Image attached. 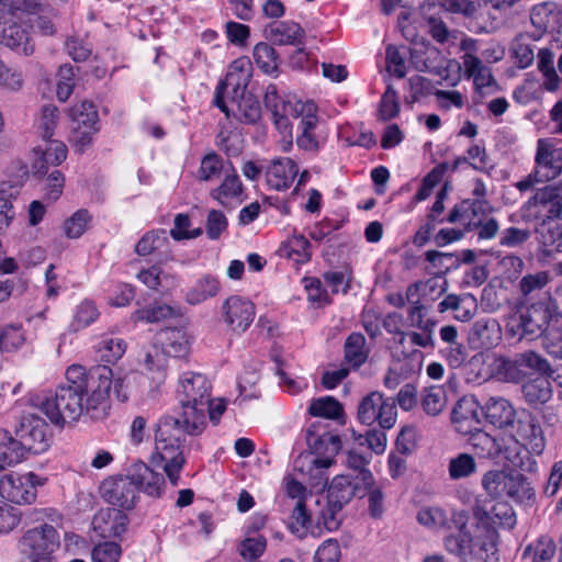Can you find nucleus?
<instances>
[{"mask_svg":"<svg viewBox=\"0 0 562 562\" xmlns=\"http://www.w3.org/2000/svg\"><path fill=\"white\" fill-rule=\"evenodd\" d=\"M111 386L110 367L87 370L71 364L66 370V382L56 389L54 396L42 402L41 409L57 426L77 422L82 415L98 419L105 415Z\"/></svg>","mask_w":562,"mask_h":562,"instance_id":"obj_1","label":"nucleus"},{"mask_svg":"<svg viewBox=\"0 0 562 562\" xmlns=\"http://www.w3.org/2000/svg\"><path fill=\"white\" fill-rule=\"evenodd\" d=\"M212 385L201 373L186 372L179 379L178 395L181 414L176 417L182 422L184 431L199 436L206 427V408L210 404Z\"/></svg>","mask_w":562,"mask_h":562,"instance_id":"obj_2","label":"nucleus"},{"mask_svg":"<svg viewBox=\"0 0 562 562\" xmlns=\"http://www.w3.org/2000/svg\"><path fill=\"white\" fill-rule=\"evenodd\" d=\"M184 434L188 432L184 431L182 422L172 416L160 418L155 429V452L151 456V463L165 471L173 486L178 485L186 463L181 450Z\"/></svg>","mask_w":562,"mask_h":562,"instance_id":"obj_3","label":"nucleus"},{"mask_svg":"<svg viewBox=\"0 0 562 562\" xmlns=\"http://www.w3.org/2000/svg\"><path fill=\"white\" fill-rule=\"evenodd\" d=\"M562 173V148L547 144L543 139L537 143L535 167L524 179L515 183L519 192H526L536 184L555 180Z\"/></svg>","mask_w":562,"mask_h":562,"instance_id":"obj_4","label":"nucleus"},{"mask_svg":"<svg viewBox=\"0 0 562 562\" xmlns=\"http://www.w3.org/2000/svg\"><path fill=\"white\" fill-rule=\"evenodd\" d=\"M562 187L547 184L539 188L521 206L522 218L538 225L558 220L562 216Z\"/></svg>","mask_w":562,"mask_h":562,"instance_id":"obj_5","label":"nucleus"},{"mask_svg":"<svg viewBox=\"0 0 562 562\" xmlns=\"http://www.w3.org/2000/svg\"><path fill=\"white\" fill-rule=\"evenodd\" d=\"M357 414L361 424L372 426L378 423L381 429H391L397 418L395 401L391 397H384L382 393L376 391L361 398Z\"/></svg>","mask_w":562,"mask_h":562,"instance_id":"obj_6","label":"nucleus"},{"mask_svg":"<svg viewBox=\"0 0 562 562\" xmlns=\"http://www.w3.org/2000/svg\"><path fill=\"white\" fill-rule=\"evenodd\" d=\"M251 79V63L247 58H238L234 60L225 79L222 80L215 90L214 104L227 117L231 116L229 109L224 101V94L229 93L232 100H236L239 94L246 93V89Z\"/></svg>","mask_w":562,"mask_h":562,"instance_id":"obj_7","label":"nucleus"},{"mask_svg":"<svg viewBox=\"0 0 562 562\" xmlns=\"http://www.w3.org/2000/svg\"><path fill=\"white\" fill-rule=\"evenodd\" d=\"M59 546V535L52 526L44 524L26 531L19 542L20 550L31 562L48 561Z\"/></svg>","mask_w":562,"mask_h":562,"instance_id":"obj_8","label":"nucleus"},{"mask_svg":"<svg viewBox=\"0 0 562 562\" xmlns=\"http://www.w3.org/2000/svg\"><path fill=\"white\" fill-rule=\"evenodd\" d=\"M46 482L47 477L33 472L9 473L0 480V494L15 504H31L36 499L37 486H43Z\"/></svg>","mask_w":562,"mask_h":562,"instance_id":"obj_9","label":"nucleus"},{"mask_svg":"<svg viewBox=\"0 0 562 562\" xmlns=\"http://www.w3.org/2000/svg\"><path fill=\"white\" fill-rule=\"evenodd\" d=\"M557 304L550 292H543L540 297L529 304L519 317V328L522 336H540L547 329L550 321L557 314Z\"/></svg>","mask_w":562,"mask_h":562,"instance_id":"obj_10","label":"nucleus"},{"mask_svg":"<svg viewBox=\"0 0 562 562\" xmlns=\"http://www.w3.org/2000/svg\"><path fill=\"white\" fill-rule=\"evenodd\" d=\"M69 116L72 121L71 142L83 151L99 132L98 111L92 102L82 101L70 109Z\"/></svg>","mask_w":562,"mask_h":562,"instance_id":"obj_11","label":"nucleus"},{"mask_svg":"<svg viewBox=\"0 0 562 562\" xmlns=\"http://www.w3.org/2000/svg\"><path fill=\"white\" fill-rule=\"evenodd\" d=\"M15 437L26 452L42 453L49 446V432L46 422L36 415L23 416L15 429Z\"/></svg>","mask_w":562,"mask_h":562,"instance_id":"obj_12","label":"nucleus"},{"mask_svg":"<svg viewBox=\"0 0 562 562\" xmlns=\"http://www.w3.org/2000/svg\"><path fill=\"white\" fill-rule=\"evenodd\" d=\"M224 323L237 334L245 333L256 316L255 304L239 295L228 296L222 304Z\"/></svg>","mask_w":562,"mask_h":562,"instance_id":"obj_13","label":"nucleus"},{"mask_svg":"<svg viewBox=\"0 0 562 562\" xmlns=\"http://www.w3.org/2000/svg\"><path fill=\"white\" fill-rule=\"evenodd\" d=\"M127 475L135 490L151 497H160L165 488V477L161 473L154 471L143 461L132 463Z\"/></svg>","mask_w":562,"mask_h":562,"instance_id":"obj_14","label":"nucleus"},{"mask_svg":"<svg viewBox=\"0 0 562 562\" xmlns=\"http://www.w3.org/2000/svg\"><path fill=\"white\" fill-rule=\"evenodd\" d=\"M476 527H491L498 531L499 528L512 529L516 525V515L513 507L505 502H498L486 509L481 505L473 508Z\"/></svg>","mask_w":562,"mask_h":562,"instance_id":"obj_15","label":"nucleus"},{"mask_svg":"<svg viewBox=\"0 0 562 562\" xmlns=\"http://www.w3.org/2000/svg\"><path fill=\"white\" fill-rule=\"evenodd\" d=\"M100 492L105 502L122 509H133L136 504V490L128 475L104 481Z\"/></svg>","mask_w":562,"mask_h":562,"instance_id":"obj_16","label":"nucleus"},{"mask_svg":"<svg viewBox=\"0 0 562 562\" xmlns=\"http://www.w3.org/2000/svg\"><path fill=\"white\" fill-rule=\"evenodd\" d=\"M127 525V515L113 507L99 509L92 518L94 532L104 539L121 537L126 531Z\"/></svg>","mask_w":562,"mask_h":562,"instance_id":"obj_17","label":"nucleus"},{"mask_svg":"<svg viewBox=\"0 0 562 562\" xmlns=\"http://www.w3.org/2000/svg\"><path fill=\"white\" fill-rule=\"evenodd\" d=\"M512 436L519 439L527 449L532 453L540 454L544 448V439L542 436L541 426L537 423L536 418L527 413L515 418Z\"/></svg>","mask_w":562,"mask_h":562,"instance_id":"obj_18","label":"nucleus"},{"mask_svg":"<svg viewBox=\"0 0 562 562\" xmlns=\"http://www.w3.org/2000/svg\"><path fill=\"white\" fill-rule=\"evenodd\" d=\"M44 140V146L34 149L32 170L36 176L47 175L52 167L59 166L67 158V147L63 142L50 138Z\"/></svg>","mask_w":562,"mask_h":562,"instance_id":"obj_19","label":"nucleus"},{"mask_svg":"<svg viewBox=\"0 0 562 562\" xmlns=\"http://www.w3.org/2000/svg\"><path fill=\"white\" fill-rule=\"evenodd\" d=\"M498 446V460H504L509 465L516 469L525 471L532 470V467L536 463L530 456V453L532 452L529 449H527L521 442H519V439H516L515 436H499Z\"/></svg>","mask_w":562,"mask_h":562,"instance_id":"obj_20","label":"nucleus"},{"mask_svg":"<svg viewBox=\"0 0 562 562\" xmlns=\"http://www.w3.org/2000/svg\"><path fill=\"white\" fill-rule=\"evenodd\" d=\"M451 422L461 435L469 436L481 427L477 402L468 397L460 398L452 409Z\"/></svg>","mask_w":562,"mask_h":562,"instance_id":"obj_21","label":"nucleus"},{"mask_svg":"<svg viewBox=\"0 0 562 562\" xmlns=\"http://www.w3.org/2000/svg\"><path fill=\"white\" fill-rule=\"evenodd\" d=\"M297 173L299 168L294 160L289 157L276 158L266 168V182L269 188L283 191L291 187Z\"/></svg>","mask_w":562,"mask_h":562,"instance_id":"obj_22","label":"nucleus"},{"mask_svg":"<svg viewBox=\"0 0 562 562\" xmlns=\"http://www.w3.org/2000/svg\"><path fill=\"white\" fill-rule=\"evenodd\" d=\"M139 362L143 364L148 379L153 383V390L158 391L167 379L168 356L155 342L144 351Z\"/></svg>","mask_w":562,"mask_h":562,"instance_id":"obj_23","label":"nucleus"},{"mask_svg":"<svg viewBox=\"0 0 562 562\" xmlns=\"http://www.w3.org/2000/svg\"><path fill=\"white\" fill-rule=\"evenodd\" d=\"M362 483L349 475H336L328 486L327 501L336 508H342L352 497H363Z\"/></svg>","mask_w":562,"mask_h":562,"instance_id":"obj_24","label":"nucleus"},{"mask_svg":"<svg viewBox=\"0 0 562 562\" xmlns=\"http://www.w3.org/2000/svg\"><path fill=\"white\" fill-rule=\"evenodd\" d=\"M156 344L168 357L183 358L190 351V337L183 327H168L156 336Z\"/></svg>","mask_w":562,"mask_h":562,"instance_id":"obj_25","label":"nucleus"},{"mask_svg":"<svg viewBox=\"0 0 562 562\" xmlns=\"http://www.w3.org/2000/svg\"><path fill=\"white\" fill-rule=\"evenodd\" d=\"M432 280H429L425 283L416 282L411 284L406 291V300L414 305L408 310L407 314V325L413 328H418L425 331H434L436 327V322L430 318H425V307L419 301L413 302V299L418 294L420 288L426 291L429 286L431 290L434 285H431Z\"/></svg>","mask_w":562,"mask_h":562,"instance_id":"obj_26","label":"nucleus"},{"mask_svg":"<svg viewBox=\"0 0 562 562\" xmlns=\"http://www.w3.org/2000/svg\"><path fill=\"white\" fill-rule=\"evenodd\" d=\"M265 33L269 41L278 45H300L305 37V31L294 21L273 22Z\"/></svg>","mask_w":562,"mask_h":562,"instance_id":"obj_27","label":"nucleus"},{"mask_svg":"<svg viewBox=\"0 0 562 562\" xmlns=\"http://www.w3.org/2000/svg\"><path fill=\"white\" fill-rule=\"evenodd\" d=\"M501 340V328L494 318L477 319L470 331V342L475 348L490 349Z\"/></svg>","mask_w":562,"mask_h":562,"instance_id":"obj_28","label":"nucleus"},{"mask_svg":"<svg viewBox=\"0 0 562 562\" xmlns=\"http://www.w3.org/2000/svg\"><path fill=\"white\" fill-rule=\"evenodd\" d=\"M307 442L315 454L314 459H330L331 463H335V456L341 449V439L338 435L325 431L321 435H316L308 431Z\"/></svg>","mask_w":562,"mask_h":562,"instance_id":"obj_29","label":"nucleus"},{"mask_svg":"<svg viewBox=\"0 0 562 562\" xmlns=\"http://www.w3.org/2000/svg\"><path fill=\"white\" fill-rule=\"evenodd\" d=\"M484 212L483 203L481 201L463 200L456 204L449 212L445 222L451 224H461L467 232L475 229L479 223L475 218Z\"/></svg>","mask_w":562,"mask_h":562,"instance_id":"obj_30","label":"nucleus"},{"mask_svg":"<svg viewBox=\"0 0 562 562\" xmlns=\"http://www.w3.org/2000/svg\"><path fill=\"white\" fill-rule=\"evenodd\" d=\"M486 419L498 428L514 425L516 412L513 405L504 397H491L484 405Z\"/></svg>","mask_w":562,"mask_h":562,"instance_id":"obj_31","label":"nucleus"},{"mask_svg":"<svg viewBox=\"0 0 562 562\" xmlns=\"http://www.w3.org/2000/svg\"><path fill=\"white\" fill-rule=\"evenodd\" d=\"M438 310L441 313L451 310L454 312L456 319L468 322L475 315L477 303L475 297L470 294L462 296L449 294L439 303Z\"/></svg>","mask_w":562,"mask_h":562,"instance_id":"obj_32","label":"nucleus"},{"mask_svg":"<svg viewBox=\"0 0 562 562\" xmlns=\"http://www.w3.org/2000/svg\"><path fill=\"white\" fill-rule=\"evenodd\" d=\"M220 291L221 283L217 278L205 274L187 291L184 299L190 305H198L216 296Z\"/></svg>","mask_w":562,"mask_h":562,"instance_id":"obj_33","label":"nucleus"},{"mask_svg":"<svg viewBox=\"0 0 562 562\" xmlns=\"http://www.w3.org/2000/svg\"><path fill=\"white\" fill-rule=\"evenodd\" d=\"M1 41L5 46L25 56L34 52V44L31 41L27 30L20 24L13 23L4 27Z\"/></svg>","mask_w":562,"mask_h":562,"instance_id":"obj_34","label":"nucleus"},{"mask_svg":"<svg viewBox=\"0 0 562 562\" xmlns=\"http://www.w3.org/2000/svg\"><path fill=\"white\" fill-rule=\"evenodd\" d=\"M25 451L16 437L5 429L0 430V471L18 464L25 458Z\"/></svg>","mask_w":562,"mask_h":562,"instance_id":"obj_35","label":"nucleus"},{"mask_svg":"<svg viewBox=\"0 0 562 562\" xmlns=\"http://www.w3.org/2000/svg\"><path fill=\"white\" fill-rule=\"evenodd\" d=\"M551 382L547 376H537L522 385V394L526 402L538 407L546 404L552 397Z\"/></svg>","mask_w":562,"mask_h":562,"instance_id":"obj_36","label":"nucleus"},{"mask_svg":"<svg viewBox=\"0 0 562 562\" xmlns=\"http://www.w3.org/2000/svg\"><path fill=\"white\" fill-rule=\"evenodd\" d=\"M469 436V445L476 456L490 460L499 459L498 437L490 435L481 427Z\"/></svg>","mask_w":562,"mask_h":562,"instance_id":"obj_37","label":"nucleus"},{"mask_svg":"<svg viewBox=\"0 0 562 562\" xmlns=\"http://www.w3.org/2000/svg\"><path fill=\"white\" fill-rule=\"evenodd\" d=\"M445 549L467 562L473 552V537L470 531L462 526L458 533L449 535L443 540Z\"/></svg>","mask_w":562,"mask_h":562,"instance_id":"obj_38","label":"nucleus"},{"mask_svg":"<svg viewBox=\"0 0 562 562\" xmlns=\"http://www.w3.org/2000/svg\"><path fill=\"white\" fill-rule=\"evenodd\" d=\"M550 282V277L547 271H538L536 273H528L519 281V292L525 302H530L535 297H540L543 292H548L546 288Z\"/></svg>","mask_w":562,"mask_h":562,"instance_id":"obj_39","label":"nucleus"},{"mask_svg":"<svg viewBox=\"0 0 562 562\" xmlns=\"http://www.w3.org/2000/svg\"><path fill=\"white\" fill-rule=\"evenodd\" d=\"M366 341L361 333H351L345 341V360L355 369L361 367L369 357Z\"/></svg>","mask_w":562,"mask_h":562,"instance_id":"obj_40","label":"nucleus"},{"mask_svg":"<svg viewBox=\"0 0 562 562\" xmlns=\"http://www.w3.org/2000/svg\"><path fill=\"white\" fill-rule=\"evenodd\" d=\"M463 66L468 76L473 78L476 88L482 89L495 85L491 70L483 65L477 56L465 54L463 56Z\"/></svg>","mask_w":562,"mask_h":562,"instance_id":"obj_41","label":"nucleus"},{"mask_svg":"<svg viewBox=\"0 0 562 562\" xmlns=\"http://www.w3.org/2000/svg\"><path fill=\"white\" fill-rule=\"evenodd\" d=\"M371 461V454H363L356 449L347 451L346 465L349 470L353 471V479L360 481L364 485H370L373 482L372 472L368 469Z\"/></svg>","mask_w":562,"mask_h":562,"instance_id":"obj_42","label":"nucleus"},{"mask_svg":"<svg viewBox=\"0 0 562 562\" xmlns=\"http://www.w3.org/2000/svg\"><path fill=\"white\" fill-rule=\"evenodd\" d=\"M237 105L238 120L247 124H255L261 117V105L258 99L249 92L239 94L236 100H232Z\"/></svg>","mask_w":562,"mask_h":562,"instance_id":"obj_43","label":"nucleus"},{"mask_svg":"<svg viewBox=\"0 0 562 562\" xmlns=\"http://www.w3.org/2000/svg\"><path fill=\"white\" fill-rule=\"evenodd\" d=\"M243 193V184L236 172L227 173L222 183L210 191L212 199L226 205L229 199L238 198Z\"/></svg>","mask_w":562,"mask_h":562,"instance_id":"obj_44","label":"nucleus"},{"mask_svg":"<svg viewBox=\"0 0 562 562\" xmlns=\"http://www.w3.org/2000/svg\"><path fill=\"white\" fill-rule=\"evenodd\" d=\"M258 68L267 75H274L279 68V56L276 49L268 43L260 42L256 44L252 53Z\"/></svg>","mask_w":562,"mask_h":562,"instance_id":"obj_45","label":"nucleus"},{"mask_svg":"<svg viewBox=\"0 0 562 562\" xmlns=\"http://www.w3.org/2000/svg\"><path fill=\"white\" fill-rule=\"evenodd\" d=\"M505 496L517 502H524L531 499L535 496V492L524 474L512 471L507 479Z\"/></svg>","mask_w":562,"mask_h":562,"instance_id":"obj_46","label":"nucleus"},{"mask_svg":"<svg viewBox=\"0 0 562 562\" xmlns=\"http://www.w3.org/2000/svg\"><path fill=\"white\" fill-rule=\"evenodd\" d=\"M494 375L505 382H519L524 376V368H520L517 356L513 359L499 357L495 360Z\"/></svg>","mask_w":562,"mask_h":562,"instance_id":"obj_47","label":"nucleus"},{"mask_svg":"<svg viewBox=\"0 0 562 562\" xmlns=\"http://www.w3.org/2000/svg\"><path fill=\"white\" fill-rule=\"evenodd\" d=\"M224 170L223 158L212 151L201 159L200 167L196 171V179L203 182H211L218 179Z\"/></svg>","mask_w":562,"mask_h":562,"instance_id":"obj_48","label":"nucleus"},{"mask_svg":"<svg viewBox=\"0 0 562 562\" xmlns=\"http://www.w3.org/2000/svg\"><path fill=\"white\" fill-rule=\"evenodd\" d=\"M416 520L419 525L430 530H438L448 525L447 513L439 506L422 507L417 512Z\"/></svg>","mask_w":562,"mask_h":562,"instance_id":"obj_49","label":"nucleus"},{"mask_svg":"<svg viewBox=\"0 0 562 562\" xmlns=\"http://www.w3.org/2000/svg\"><path fill=\"white\" fill-rule=\"evenodd\" d=\"M312 416L337 419L344 414L341 404L331 396H324L313 400L308 407Z\"/></svg>","mask_w":562,"mask_h":562,"instance_id":"obj_50","label":"nucleus"},{"mask_svg":"<svg viewBox=\"0 0 562 562\" xmlns=\"http://www.w3.org/2000/svg\"><path fill=\"white\" fill-rule=\"evenodd\" d=\"M176 310L168 304H157L135 311L131 319L134 323H158L176 315Z\"/></svg>","mask_w":562,"mask_h":562,"instance_id":"obj_51","label":"nucleus"},{"mask_svg":"<svg viewBox=\"0 0 562 562\" xmlns=\"http://www.w3.org/2000/svg\"><path fill=\"white\" fill-rule=\"evenodd\" d=\"M477 470V464L472 454L462 452L451 458L448 465L449 476L452 480H461L471 476Z\"/></svg>","mask_w":562,"mask_h":562,"instance_id":"obj_52","label":"nucleus"},{"mask_svg":"<svg viewBox=\"0 0 562 562\" xmlns=\"http://www.w3.org/2000/svg\"><path fill=\"white\" fill-rule=\"evenodd\" d=\"M509 472L491 470L483 475L482 486L490 496L494 498L504 497Z\"/></svg>","mask_w":562,"mask_h":562,"instance_id":"obj_53","label":"nucleus"},{"mask_svg":"<svg viewBox=\"0 0 562 562\" xmlns=\"http://www.w3.org/2000/svg\"><path fill=\"white\" fill-rule=\"evenodd\" d=\"M333 465L330 459H312L308 462L307 484L312 488L323 490L328 482L327 470Z\"/></svg>","mask_w":562,"mask_h":562,"instance_id":"obj_54","label":"nucleus"},{"mask_svg":"<svg viewBox=\"0 0 562 562\" xmlns=\"http://www.w3.org/2000/svg\"><path fill=\"white\" fill-rule=\"evenodd\" d=\"M168 244V235L165 229L151 231L145 234L135 246V251L139 256H148L156 250L161 249Z\"/></svg>","mask_w":562,"mask_h":562,"instance_id":"obj_55","label":"nucleus"},{"mask_svg":"<svg viewBox=\"0 0 562 562\" xmlns=\"http://www.w3.org/2000/svg\"><path fill=\"white\" fill-rule=\"evenodd\" d=\"M554 54L547 48L540 49L538 53V69L543 74L547 81L544 83L547 90L553 91L559 87V76L554 69Z\"/></svg>","mask_w":562,"mask_h":562,"instance_id":"obj_56","label":"nucleus"},{"mask_svg":"<svg viewBox=\"0 0 562 562\" xmlns=\"http://www.w3.org/2000/svg\"><path fill=\"white\" fill-rule=\"evenodd\" d=\"M446 392L440 386H430L422 396V407L430 416L439 415L446 406Z\"/></svg>","mask_w":562,"mask_h":562,"instance_id":"obj_57","label":"nucleus"},{"mask_svg":"<svg viewBox=\"0 0 562 562\" xmlns=\"http://www.w3.org/2000/svg\"><path fill=\"white\" fill-rule=\"evenodd\" d=\"M126 342L119 337L104 338L98 346V353L102 361L114 363L125 353Z\"/></svg>","mask_w":562,"mask_h":562,"instance_id":"obj_58","label":"nucleus"},{"mask_svg":"<svg viewBox=\"0 0 562 562\" xmlns=\"http://www.w3.org/2000/svg\"><path fill=\"white\" fill-rule=\"evenodd\" d=\"M520 364L524 368V376L530 372H539L541 374H551V367L547 359L540 357L535 351L528 350L516 355Z\"/></svg>","mask_w":562,"mask_h":562,"instance_id":"obj_59","label":"nucleus"},{"mask_svg":"<svg viewBox=\"0 0 562 562\" xmlns=\"http://www.w3.org/2000/svg\"><path fill=\"white\" fill-rule=\"evenodd\" d=\"M43 178V190L45 198L52 202L59 199L65 187V177L58 169L49 170L47 175L41 176Z\"/></svg>","mask_w":562,"mask_h":562,"instance_id":"obj_60","label":"nucleus"},{"mask_svg":"<svg viewBox=\"0 0 562 562\" xmlns=\"http://www.w3.org/2000/svg\"><path fill=\"white\" fill-rule=\"evenodd\" d=\"M99 316V311L93 302H81L75 312L71 326L75 330H80L92 324Z\"/></svg>","mask_w":562,"mask_h":562,"instance_id":"obj_61","label":"nucleus"},{"mask_svg":"<svg viewBox=\"0 0 562 562\" xmlns=\"http://www.w3.org/2000/svg\"><path fill=\"white\" fill-rule=\"evenodd\" d=\"M122 548L117 542L104 541L93 547L91 562H119Z\"/></svg>","mask_w":562,"mask_h":562,"instance_id":"obj_62","label":"nucleus"},{"mask_svg":"<svg viewBox=\"0 0 562 562\" xmlns=\"http://www.w3.org/2000/svg\"><path fill=\"white\" fill-rule=\"evenodd\" d=\"M398 112L400 103L397 93L393 86L389 85L380 101L379 116L382 121H389L397 116Z\"/></svg>","mask_w":562,"mask_h":562,"instance_id":"obj_63","label":"nucleus"},{"mask_svg":"<svg viewBox=\"0 0 562 562\" xmlns=\"http://www.w3.org/2000/svg\"><path fill=\"white\" fill-rule=\"evenodd\" d=\"M531 237L527 228L507 227L499 234V245L507 248H518L525 245Z\"/></svg>","mask_w":562,"mask_h":562,"instance_id":"obj_64","label":"nucleus"}]
</instances>
